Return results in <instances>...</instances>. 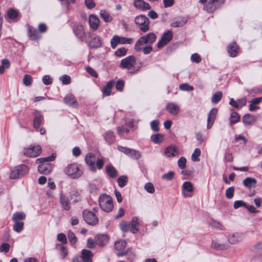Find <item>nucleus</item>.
Returning a JSON list of instances; mask_svg holds the SVG:
<instances>
[{
  "mask_svg": "<svg viewBox=\"0 0 262 262\" xmlns=\"http://www.w3.org/2000/svg\"><path fill=\"white\" fill-rule=\"evenodd\" d=\"M93 256L92 252L86 249L81 251V255L80 257L83 262H92V257Z\"/></svg>",
  "mask_w": 262,
  "mask_h": 262,
  "instance_id": "nucleus-24",
  "label": "nucleus"
},
{
  "mask_svg": "<svg viewBox=\"0 0 262 262\" xmlns=\"http://www.w3.org/2000/svg\"><path fill=\"white\" fill-rule=\"evenodd\" d=\"M138 218L136 216H134L132 218V221L130 222V226H131V229L130 231L133 233H137L138 230Z\"/></svg>",
  "mask_w": 262,
  "mask_h": 262,
  "instance_id": "nucleus-38",
  "label": "nucleus"
},
{
  "mask_svg": "<svg viewBox=\"0 0 262 262\" xmlns=\"http://www.w3.org/2000/svg\"><path fill=\"white\" fill-rule=\"evenodd\" d=\"M201 155V150L200 148H196L191 156V160L193 161H199L200 159L199 157Z\"/></svg>",
  "mask_w": 262,
  "mask_h": 262,
  "instance_id": "nucleus-47",
  "label": "nucleus"
},
{
  "mask_svg": "<svg viewBox=\"0 0 262 262\" xmlns=\"http://www.w3.org/2000/svg\"><path fill=\"white\" fill-rule=\"evenodd\" d=\"M151 140L155 144H159L164 140L163 135L161 134L152 135L150 137Z\"/></svg>",
  "mask_w": 262,
  "mask_h": 262,
  "instance_id": "nucleus-41",
  "label": "nucleus"
},
{
  "mask_svg": "<svg viewBox=\"0 0 262 262\" xmlns=\"http://www.w3.org/2000/svg\"><path fill=\"white\" fill-rule=\"evenodd\" d=\"M83 216L84 221L92 226L96 225L98 222V219L92 211L84 210L83 212Z\"/></svg>",
  "mask_w": 262,
  "mask_h": 262,
  "instance_id": "nucleus-8",
  "label": "nucleus"
},
{
  "mask_svg": "<svg viewBox=\"0 0 262 262\" xmlns=\"http://www.w3.org/2000/svg\"><path fill=\"white\" fill-rule=\"evenodd\" d=\"M234 187L232 186L229 188H228L226 190L225 194L226 196L228 199H231L234 195Z\"/></svg>",
  "mask_w": 262,
  "mask_h": 262,
  "instance_id": "nucleus-55",
  "label": "nucleus"
},
{
  "mask_svg": "<svg viewBox=\"0 0 262 262\" xmlns=\"http://www.w3.org/2000/svg\"><path fill=\"white\" fill-rule=\"evenodd\" d=\"M256 183V181L254 178L248 177L246 178L243 181V184L245 186L251 188L254 187Z\"/></svg>",
  "mask_w": 262,
  "mask_h": 262,
  "instance_id": "nucleus-37",
  "label": "nucleus"
},
{
  "mask_svg": "<svg viewBox=\"0 0 262 262\" xmlns=\"http://www.w3.org/2000/svg\"><path fill=\"white\" fill-rule=\"evenodd\" d=\"M190 59L192 62L195 63H199L202 60L201 56L198 53H194L192 54Z\"/></svg>",
  "mask_w": 262,
  "mask_h": 262,
  "instance_id": "nucleus-57",
  "label": "nucleus"
},
{
  "mask_svg": "<svg viewBox=\"0 0 262 262\" xmlns=\"http://www.w3.org/2000/svg\"><path fill=\"white\" fill-rule=\"evenodd\" d=\"M64 173L72 179H77L82 173L79 166L76 163L69 164L64 170Z\"/></svg>",
  "mask_w": 262,
  "mask_h": 262,
  "instance_id": "nucleus-3",
  "label": "nucleus"
},
{
  "mask_svg": "<svg viewBox=\"0 0 262 262\" xmlns=\"http://www.w3.org/2000/svg\"><path fill=\"white\" fill-rule=\"evenodd\" d=\"M186 158L183 157H181L178 161V164L179 167L181 169H184L186 167Z\"/></svg>",
  "mask_w": 262,
  "mask_h": 262,
  "instance_id": "nucleus-56",
  "label": "nucleus"
},
{
  "mask_svg": "<svg viewBox=\"0 0 262 262\" xmlns=\"http://www.w3.org/2000/svg\"><path fill=\"white\" fill-rule=\"evenodd\" d=\"M89 43L91 48H97L101 46L100 37L94 34H89Z\"/></svg>",
  "mask_w": 262,
  "mask_h": 262,
  "instance_id": "nucleus-15",
  "label": "nucleus"
},
{
  "mask_svg": "<svg viewBox=\"0 0 262 262\" xmlns=\"http://www.w3.org/2000/svg\"><path fill=\"white\" fill-rule=\"evenodd\" d=\"M144 189L149 193H153L155 191L154 185L150 182L147 183L145 184Z\"/></svg>",
  "mask_w": 262,
  "mask_h": 262,
  "instance_id": "nucleus-52",
  "label": "nucleus"
},
{
  "mask_svg": "<svg viewBox=\"0 0 262 262\" xmlns=\"http://www.w3.org/2000/svg\"><path fill=\"white\" fill-rule=\"evenodd\" d=\"M126 246V243L125 241H119L115 244V249L117 251L123 250Z\"/></svg>",
  "mask_w": 262,
  "mask_h": 262,
  "instance_id": "nucleus-45",
  "label": "nucleus"
},
{
  "mask_svg": "<svg viewBox=\"0 0 262 262\" xmlns=\"http://www.w3.org/2000/svg\"><path fill=\"white\" fill-rule=\"evenodd\" d=\"M120 228L123 232H126L129 230V227L126 222L122 221L120 223Z\"/></svg>",
  "mask_w": 262,
  "mask_h": 262,
  "instance_id": "nucleus-63",
  "label": "nucleus"
},
{
  "mask_svg": "<svg viewBox=\"0 0 262 262\" xmlns=\"http://www.w3.org/2000/svg\"><path fill=\"white\" fill-rule=\"evenodd\" d=\"M238 48L236 44L234 42L231 43L228 48V52L230 56L235 57L238 53Z\"/></svg>",
  "mask_w": 262,
  "mask_h": 262,
  "instance_id": "nucleus-35",
  "label": "nucleus"
},
{
  "mask_svg": "<svg viewBox=\"0 0 262 262\" xmlns=\"http://www.w3.org/2000/svg\"><path fill=\"white\" fill-rule=\"evenodd\" d=\"M127 50L125 48H121L116 50L115 55L118 57H121L126 55Z\"/></svg>",
  "mask_w": 262,
  "mask_h": 262,
  "instance_id": "nucleus-59",
  "label": "nucleus"
},
{
  "mask_svg": "<svg viewBox=\"0 0 262 262\" xmlns=\"http://www.w3.org/2000/svg\"><path fill=\"white\" fill-rule=\"evenodd\" d=\"M243 239V235L240 233H233L230 234L227 236V240L229 244L231 245L237 244Z\"/></svg>",
  "mask_w": 262,
  "mask_h": 262,
  "instance_id": "nucleus-13",
  "label": "nucleus"
},
{
  "mask_svg": "<svg viewBox=\"0 0 262 262\" xmlns=\"http://www.w3.org/2000/svg\"><path fill=\"white\" fill-rule=\"evenodd\" d=\"M166 108L169 113L174 116L177 115L180 110L179 106L173 102L168 103Z\"/></svg>",
  "mask_w": 262,
  "mask_h": 262,
  "instance_id": "nucleus-19",
  "label": "nucleus"
},
{
  "mask_svg": "<svg viewBox=\"0 0 262 262\" xmlns=\"http://www.w3.org/2000/svg\"><path fill=\"white\" fill-rule=\"evenodd\" d=\"M89 25L91 28L96 30L97 29L99 24V18L95 15H90L89 16Z\"/></svg>",
  "mask_w": 262,
  "mask_h": 262,
  "instance_id": "nucleus-29",
  "label": "nucleus"
},
{
  "mask_svg": "<svg viewBox=\"0 0 262 262\" xmlns=\"http://www.w3.org/2000/svg\"><path fill=\"white\" fill-rule=\"evenodd\" d=\"M157 36L154 32H150L142 36L137 41L135 45V50L139 52L141 50V46L144 45H152L155 42Z\"/></svg>",
  "mask_w": 262,
  "mask_h": 262,
  "instance_id": "nucleus-1",
  "label": "nucleus"
},
{
  "mask_svg": "<svg viewBox=\"0 0 262 262\" xmlns=\"http://www.w3.org/2000/svg\"><path fill=\"white\" fill-rule=\"evenodd\" d=\"M38 166V170L39 173L45 174H49L52 170V166L50 163H39Z\"/></svg>",
  "mask_w": 262,
  "mask_h": 262,
  "instance_id": "nucleus-20",
  "label": "nucleus"
},
{
  "mask_svg": "<svg viewBox=\"0 0 262 262\" xmlns=\"http://www.w3.org/2000/svg\"><path fill=\"white\" fill-rule=\"evenodd\" d=\"M246 204L245 202L242 200L236 201L234 203L233 207L235 209H237L241 207H245L246 205Z\"/></svg>",
  "mask_w": 262,
  "mask_h": 262,
  "instance_id": "nucleus-64",
  "label": "nucleus"
},
{
  "mask_svg": "<svg viewBox=\"0 0 262 262\" xmlns=\"http://www.w3.org/2000/svg\"><path fill=\"white\" fill-rule=\"evenodd\" d=\"M133 39L131 38H126L118 35H114L111 40V47L115 49L119 44H132L133 42Z\"/></svg>",
  "mask_w": 262,
  "mask_h": 262,
  "instance_id": "nucleus-7",
  "label": "nucleus"
},
{
  "mask_svg": "<svg viewBox=\"0 0 262 262\" xmlns=\"http://www.w3.org/2000/svg\"><path fill=\"white\" fill-rule=\"evenodd\" d=\"M135 23L143 33L147 32L149 29V20L144 15L137 16L135 19Z\"/></svg>",
  "mask_w": 262,
  "mask_h": 262,
  "instance_id": "nucleus-4",
  "label": "nucleus"
},
{
  "mask_svg": "<svg viewBox=\"0 0 262 262\" xmlns=\"http://www.w3.org/2000/svg\"><path fill=\"white\" fill-rule=\"evenodd\" d=\"M128 156L135 159H139L141 157V153L138 150L130 148Z\"/></svg>",
  "mask_w": 262,
  "mask_h": 262,
  "instance_id": "nucleus-49",
  "label": "nucleus"
},
{
  "mask_svg": "<svg viewBox=\"0 0 262 262\" xmlns=\"http://www.w3.org/2000/svg\"><path fill=\"white\" fill-rule=\"evenodd\" d=\"M217 113V109L216 107H213L212 108L208 113L207 125V127L208 129H210L212 127L215 120Z\"/></svg>",
  "mask_w": 262,
  "mask_h": 262,
  "instance_id": "nucleus-16",
  "label": "nucleus"
},
{
  "mask_svg": "<svg viewBox=\"0 0 262 262\" xmlns=\"http://www.w3.org/2000/svg\"><path fill=\"white\" fill-rule=\"evenodd\" d=\"M179 150L177 146L171 145L166 147L164 151V154L167 157H172L178 155Z\"/></svg>",
  "mask_w": 262,
  "mask_h": 262,
  "instance_id": "nucleus-22",
  "label": "nucleus"
},
{
  "mask_svg": "<svg viewBox=\"0 0 262 262\" xmlns=\"http://www.w3.org/2000/svg\"><path fill=\"white\" fill-rule=\"evenodd\" d=\"M60 203L62 208L66 210H69L70 209V205L68 197L62 192L60 193Z\"/></svg>",
  "mask_w": 262,
  "mask_h": 262,
  "instance_id": "nucleus-26",
  "label": "nucleus"
},
{
  "mask_svg": "<svg viewBox=\"0 0 262 262\" xmlns=\"http://www.w3.org/2000/svg\"><path fill=\"white\" fill-rule=\"evenodd\" d=\"M73 32L74 34L80 40L83 41V38L85 35L83 26L80 24H75L73 27Z\"/></svg>",
  "mask_w": 262,
  "mask_h": 262,
  "instance_id": "nucleus-14",
  "label": "nucleus"
},
{
  "mask_svg": "<svg viewBox=\"0 0 262 262\" xmlns=\"http://www.w3.org/2000/svg\"><path fill=\"white\" fill-rule=\"evenodd\" d=\"M56 157L55 154H52L49 157L46 158H39L36 160L37 163H49V162L53 161Z\"/></svg>",
  "mask_w": 262,
  "mask_h": 262,
  "instance_id": "nucleus-40",
  "label": "nucleus"
},
{
  "mask_svg": "<svg viewBox=\"0 0 262 262\" xmlns=\"http://www.w3.org/2000/svg\"><path fill=\"white\" fill-rule=\"evenodd\" d=\"M253 251L256 253L262 252V242H258L253 246Z\"/></svg>",
  "mask_w": 262,
  "mask_h": 262,
  "instance_id": "nucleus-62",
  "label": "nucleus"
},
{
  "mask_svg": "<svg viewBox=\"0 0 262 262\" xmlns=\"http://www.w3.org/2000/svg\"><path fill=\"white\" fill-rule=\"evenodd\" d=\"M28 172V168L25 165L15 167L10 172L11 179H18L25 176Z\"/></svg>",
  "mask_w": 262,
  "mask_h": 262,
  "instance_id": "nucleus-6",
  "label": "nucleus"
},
{
  "mask_svg": "<svg viewBox=\"0 0 262 262\" xmlns=\"http://www.w3.org/2000/svg\"><path fill=\"white\" fill-rule=\"evenodd\" d=\"M193 187L192 183L189 181L184 182L182 185V194L184 198L191 197Z\"/></svg>",
  "mask_w": 262,
  "mask_h": 262,
  "instance_id": "nucleus-10",
  "label": "nucleus"
},
{
  "mask_svg": "<svg viewBox=\"0 0 262 262\" xmlns=\"http://www.w3.org/2000/svg\"><path fill=\"white\" fill-rule=\"evenodd\" d=\"M135 62V57L133 55H130L126 57L125 58H123L121 60L120 67L122 69H126L129 70L134 67Z\"/></svg>",
  "mask_w": 262,
  "mask_h": 262,
  "instance_id": "nucleus-9",
  "label": "nucleus"
},
{
  "mask_svg": "<svg viewBox=\"0 0 262 262\" xmlns=\"http://www.w3.org/2000/svg\"><path fill=\"white\" fill-rule=\"evenodd\" d=\"M255 121L256 119L255 117L250 114H246L243 117V122L246 126L251 125L254 124Z\"/></svg>",
  "mask_w": 262,
  "mask_h": 262,
  "instance_id": "nucleus-33",
  "label": "nucleus"
},
{
  "mask_svg": "<svg viewBox=\"0 0 262 262\" xmlns=\"http://www.w3.org/2000/svg\"><path fill=\"white\" fill-rule=\"evenodd\" d=\"M60 80L62 81L63 84H69L71 81L70 77L67 75L60 77Z\"/></svg>",
  "mask_w": 262,
  "mask_h": 262,
  "instance_id": "nucleus-61",
  "label": "nucleus"
},
{
  "mask_svg": "<svg viewBox=\"0 0 262 262\" xmlns=\"http://www.w3.org/2000/svg\"><path fill=\"white\" fill-rule=\"evenodd\" d=\"M225 3V0H208L204 6V10L208 13H211L220 8Z\"/></svg>",
  "mask_w": 262,
  "mask_h": 262,
  "instance_id": "nucleus-5",
  "label": "nucleus"
},
{
  "mask_svg": "<svg viewBox=\"0 0 262 262\" xmlns=\"http://www.w3.org/2000/svg\"><path fill=\"white\" fill-rule=\"evenodd\" d=\"M179 89L183 91H192L193 90V87L187 83L181 84L179 85Z\"/></svg>",
  "mask_w": 262,
  "mask_h": 262,
  "instance_id": "nucleus-51",
  "label": "nucleus"
},
{
  "mask_svg": "<svg viewBox=\"0 0 262 262\" xmlns=\"http://www.w3.org/2000/svg\"><path fill=\"white\" fill-rule=\"evenodd\" d=\"M105 141L108 144H112L115 142V135L112 131L108 130L103 135Z\"/></svg>",
  "mask_w": 262,
  "mask_h": 262,
  "instance_id": "nucleus-30",
  "label": "nucleus"
},
{
  "mask_svg": "<svg viewBox=\"0 0 262 262\" xmlns=\"http://www.w3.org/2000/svg\"><path fill=\"white\" fill-rule=\"evenodd\" d=\"M41 147L40 145L30 146L24 150V155L30 157H36L41 153Z\"/></svg>",
  "mask_w": 262,
  "mask_h": 262,
  "instance_id": "nucleus-11",
  "label": "nucleus"
},
{
  "mask_svg": "<svg viewBox=\"0 0 262 262\" xmlns=\"http://www.w3.org/2000/svg\"><path fill=\"white\" fill-rule=\"evenodd\" d=\"M223 94L221 91L216 92L211 98V102L213 103H218L222 99Z\"/></svg>",
  "mask_w": 262,
  "mask_h": 262,
  "instance_id": "nucleus-43",
  "label": "nucleus"
},
{
  "mask_svg": "<svg viewBox=\"0 0 262 262\" xmlns=\"http://www.w3.org/2000/svg\"><path fill=\"white\" fill-rule=\"evenodd\" d=\"M99 206L102 210L106 212L112 211L114 208L112 198L108 195L104 194L100 196Z\"/></svg>",
  "mask_w": 262,
  "mask_h": 262,
  "instance_id": "nucleus-2",
  "label": "nucleus"
},
{
  "mask_svg": "<svg viewBox=\"0 0 262 262\" xmlns=\"http://www.w3.org/2000/svg\"><path fill=\"white\" fill-rule=\"evenodd\" d=\"M187 18L186 17H178L172 20L170 26L174 28L182 27L187 23Z\"/></svg>",
  "mask_w": 262,
  "mask_h": 262,
  "instance_id": "nucleus-17",
  "label": "nucleus"
},
{
  "mask_svg": "<svg viewBox=\"0 0 262 262\" xmlns=\"http://www.w3.org/2000/svg\"><path fill=\"white\" fill-rule=\"evenodd\" d=\"M28 30L29 32V36L31 39L35 40L38 39L40 37L38 31L33 27L29 26L28 27Z\"/></svg>",
  "mask_w": 262,
  "mask_h": 262,
  "instance_id": "nucleus-34",
  "label": "nucleus"
},
{
  "mask_svg": "<svg viewBox=\"0 0 262 262\" xmlns=\"http://www.w3.org/2000/svg\"><path fill=\"white\" fill-rule=\"evenodd\" d=\"M115 81L111 80L107 82L106 85L102 89L103 96H108L111 94L112 88L114 86Z\"/></svg>",
  "mask_w": 262,
  "mask_h": 262,
  "instance_id": "nucleus-27",
  "label": "nucleus"
},
{
  "mask_svg": "<svg viewBox=\"0 0 262 262\" xmlns=\"http://www.w3.org/2000/svg\"><path fill=\"white\" fill-rule=\"evenodd\" d=\"M211 247L217 250H224L227 249L229 246L227 244L223 243L219 241H214L212 243Z\"/></svg>",
  "mask_w": 262,
  "mask_h": 262,
  "instance_id": "nucleus-28",
  "label": "nucleus"
},
{
  "mask_svg": "<svg viewBox=\"0 0 262 262\" xmlns=\"http://www.w3.org/2000/svg\"><path fill=\"white\" fill-rule=\"evenodd\" d=\"M100 15L101 17L106 23L111 22L113 19L112 16L104 10H102L100 11Z\"/></svg>",
  "mask_w": 262,
  "mask_h": 262,
  "instance_id": "nucleus-39",
  "label": "nucleus"
},
{
  "mask_svg": "<svg viewBox=\"0 0 262 262\" xmlns=\"http://www.w3.org/2000/svg\"><path fill=\"white\" fill-rule=\"evenodd\" d=\"M174 175V172L172 171H170L168 172L163 174L162 176V178L164 180L170 181L173 179Z\"/></svg>",
  "mask_w": 262,
  "mask_h": 262,
  "instance_id": "nucleus-53",
  "label": "nucleus"
},
{
  "mask_svg": "<svg viewBox=\"0 0 262 262\" xmlns=\"http://www.w3.org/2000/svg\"><path fill=\"white\" fill-rule=\"evenodd\" d=\"M127 180L128 179L126 176H122L120 177L117 180L118 185L120 187H123L125 185H126Z\"/></svg>",
  "mask_w": 262,
  "mask_h": 262,
  "instance_id": "nucleus-50",
  "label": "nucleus"
},
{
  "mask_svg": "<svg viewBox=\"0 0 262 262\" xmlns=\"http://www.w3.org/2000/svg\"><path fill=\"white\" fill-rule=\"evenodd\" d=\"M7 15L10 19H15L18 15V12L15 10L11 9L8 11Z\"/></svg>",
  "mask_w": 262,
  "mask_h": 262,
  "instance_id": "nucleus-60",
  "label": "nucleus"
},
{
  "mask_svg": "<svg viewBox=\"0 0 262 262\" xmlns=\"http://www.w3.org/2000/svg\"><path fill=\"white\" fill-rule=\"evenodd\" d=\"M134 5L137 9L142 10H147L150 8L149 4L143 0H135Z\"/></svg>",
  "mask_w": 262,
  "mask_h": 262,
  "instance_id": "nucleus-25",
  "label": "nucleus"
},
{
  "mask_svg": "<svg viewBox=\"0 0 262 262\" xmlns=\"http://www.w3.org/2000/svg\"><path fill=\"white\" fill-rule=\"evenodd\" d=\"M159 121L155 120L150 122V126L151 129L154 132H158L159 130Z\"/></svg>",
  "mask_w": 262,
  "mask_h": 262,
  "instance_id": "nucleus-54",
  "label": "nucleus"
},
{
  "mask_svg": "<svg viewBox=\"0 0 262 262\" xmlns=\"http://www.w3.org/2000/svg\"><path fill=\"white\" fill-rule=\"evenodd\" d=\"M26 217V215L24 212H16L12 216L13 221L22 222Z\"/></svg>",
  "mask_w": 262,
  "mask_h": 262,
  "instance_id": "nucleus-42",
  "label": "nucleus"
},
{
  "mask_svg": "<svg viewBox=\"0 0 262 262\" xmlns=\"http://www.w3.org/2000/svg\"><path fill=\"white\" fill-rule=\"evenodd\" d=\"M85 161L86 163L90 166L91 170L95 171V162L96 161V158L94 155L91 153L88 154L85 156Z\"/></svg>",
  "mask_w": 262,
  "mask_h": 262,
  "instance_id": "nucleus-21",
  "label": "nucleus"
},
{
  "mask_svg": "<svg viewBox=\"0 0 262 262\" xmlns=\"http://www.w3.org/2000/svg\"><path fill=\"white\" fill-rule=\"evenodd\" d=\"M239 115L236 112H232L230 116V123L231 124L236 123L239 121Z\"/></svg>",
  "mask_w": 262,
  "mask_h": 262,
  "instance_id": "nucleus-44",
  "label": "nucleus"
},
{
  "mask_svg": "<svg viewBox=\"0 0 262 262\" xmlns=\"http://www.w3.org/2000/svg\"><path fill=\"white\" fill-rule=\"evenodd\" d=\"M106 171L111 178H115L117 176V170L112 165L106 166Z\"/></svg>",
  "mask_w": 262,
  "mask_h": 262,
  "instance_id": "nucleus-36",
  "label": "nucleus"
},
{
  "mask_svg": "<svg viewBox=\"0 0 262 262\" xmlns=\"http://www.w3.org/2000/svg\"><path fill=\"white\" fill-rule=\"evenodd\" d=\"M96 244L99 246H103L108 242V237L106 234L98 235L95 237Z\"/></svg>",
  "mask_w": 262,
  "mask_h": 262,
  "instance_id": "nucleus-32",
  "label": "nucleus"
},
{
  "mask_svg": "<svg viewBox=\"0 0 262 262\" xmlns=\"http://www.w3.org/2000/svg\"><path fill=\"white\" fill-rule=\"evenodd\" d=\"M15 224L13 225V230L17 232H20L24 229V223L23 222L14 221Z\"/></svg>",
  "mask_w": 262,
  "mask_h": 262,
  "instance_id": "nucleus-46",
  "label": "nucleus"
},
{
  "mask_svg": "<svg viewBox=\"0 0 262 262\" xmlns=\"http://www.w3.org/2000/svg\"><path fill=\"white\" fill-rule=\"evenodd\" d=\"M32 82V79L31 76L29 75H25L23 78V83L26 86L30 85Z\"/></svg>",
  "mask_w": 262,
  "mask_h": 262,
  "instance_id": "nucleus-58",
  "label": "nucleus"
},
{
  "mask_svg": "<svg viewBox=\"0 0 262 262\" xmlns=\"http://www.w3.org/2000/svg\"><path fill=\"white\" fill-rule=\"evenodd\" d=\"M34 115L33 126L35 129H38L43 121V116L38 111H35Z\"/></svg>",
  "mask_w": 262,
  "mask_h": 262,
  "instance_id": "nucleus-18",
  "label": "nucleus"
},
{
  "mask_svg": "<svg viewBox=\"0 0 262 262\" xmlns=\"http://www.w3.org/2000/svg\"><path fill=\"white\" fill-rule=\"evenodd\" d=\"M172 38V33L171 31H167L163 34L161 39L157 43V47L160 49L168 43Z\"/></svg>",
  "mask_w": 262,
  "mask_h": 262,
  "instance_id": "nucleus-12",
  "label": "nucleus"
},
{
  "mask_svg": "<svg viewBox=\"0 0 262 262\" xmlns=\"http://www.w3.org/2000/svg\"><path fill=\"white\" fill-rule=\"evenodd\" d=\"M68 239L72 245H74L77 242V238L75 234L71 231H69L68 233Z\"/></svg>",
  "mask_w": 262,
  "mask_h": 262,
  "instance_id": "nucleus-48",
  "label": "nucleus"
},
{
  "mask_svg": "<svg viewBox=\"0 0 262 262\" xmlns=\"http://www.w3.org/2000/svg\"><path fill=\"white\" fill-rule=\"evenodd\" d=\"M55 249L59 253L60 256L62 259L64 258L68 254V249L62 244H58L55 246Z\"/></svg>",
  "mask_w": 262,
  "mask_h": 262,
  "instance_id": "nucleus-31",
  "label": "nucleus"
},
{
  "mask_svg": "<svg viewBox=\"0 0 262 262\" xmlns=\"http://www.w3.org/2000/svg\"><path fill=\"white\" fill-rule=\"evenodd\" d=\"M64 102L68 105L76 107L78 106V102L75 97L72 94H68L64 99Z\"/></svg>",
  "mask_w": 262,
  "mask_h": 262,
  "instance_id": "nucleus-23",
  "label": "nucleus"
}]
</instances>
